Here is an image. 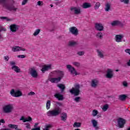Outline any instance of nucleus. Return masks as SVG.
Wrapping results in <instances>:
<instances>
[{
  "instance_id": "nucleus-3",
  "label": "nucleus",
  "mask_w": 130,
  "mask_h": 130,
  "mask_svg": "<svg viewBox=\"0 0 130 130\" xmlns=\"http://www.w3.org/2000/svg\"><path fill=\"white\" fill-rule=\"evenodd\" d=\"M8 0H0V3H3V4H4V7L6 8L7 10L8 11H14V12H17V10H18L17 8H15V6H14L13 5L15 4V1L14 0H12V5H9L7 4H6V3H7V1Z\"/></svg>"
},
{
  "instance_id": "nucleus-55",
  "label": "nucleus",
  "mask_w": 130,
  "mask_h": 130,
  "mask_svg": "<svg viewBox=\"0 0 130 130\" xmlns=\"http://www.w3.org/2000/svg\"><path fill=\"white\" fill-rule=\"evenodd\" d=\"M125 52L126 53H128L130 55V49H126L125 50Z\"/></svg>"
},
{
  "instance_id": "nucleus-46",
  "label": "nucleus",
  "mask_w": 130,
  "mask_h": 130,
  "mask_svg": "<svg viewBox=\"0 0 130 130\" xmlns=\"http://www.w3.org/2000/svg\"><path fill=\"white\" fill-rule=\"evenodd\" d=\"M2 20H6V21H11L10 19L8 18L7 17H2Z\"/></svg>"
},
{
  "instance_id": "nucleus-8",
  "label": "nucleus",
  "mask_w": 130,
  "mask_h": 130,
  "mask_svg": "<svg viewBox=\"0 0 130 130\" xmlns=\"http://www.w3.org/2000/svg\"><path fill=\"white\" fill-rule=\"evenodd\" d=\"M94 28L96 31H99L101 32L104 30V26L101 23H96L94 25Z\"/></svg>"
},
{
  "instance_id": "nucleus-47",
  "label": "nucleus",
  "mask_w": 130,
  "mask_h": 130,
  "mask_svg": "<svg viewBox=\"0 0 130 130\" xmlns=\"http://www.w3.org/2000/svg\"><path fill=\"white\" fill-rule=\"evenodd\" d=\"M20 120H22L23 122H26V118L24 117H21L20 118Z\"/></svg>"
},
{
  "instance_id": "nucleus-6",
  "label": "nucleus",
  "mask_w": 130,
  "mask_h": 130,
  "mask_svg": "<svg viewBox=\"0 0 130 130\" xmlns=\"http://www.w3.org/2000/svg\"><path fill=\"white\" fill-rule=\"evenodd\" d=\"M126 122V121L125 120V119L122 118H119L118 119V127H119V128H123V127H124V125L125 124Z\"/></svg>"
},
{
  "instance_id": "nucleus-52",
  "label": "nucleus",
  "mask_w": 130,
  "mask_h": 130,
  "mask_svg": "<svg viewBox=\"0 0 130 130\" xmlns=\"http://www.w3.org/2000/svg\"><path fill=\"white\" fill-rule=\"evenodd\" d=\"M9 58H10L9 57V56H4V59H5L6 61H8Z\"/></svg>"
},
{
  "instance_id": "nucleus-43",
  "label": "nucleus",
  "mask_w": 130,
  "mask_h": 130,
  "mask_svg": "<svg viewBox=\"0 0 130 130\" xmlns=\"http://www.w3.org/2000/svg\"><path fill=\"white\" fill-rule=\"evenodd\" d=\"M121 3H124L126 5H127L129 3V0H120Z\"/></svg>"
},
{
  "instance_id": "nucleus-44",
  "label": "nucleus",
  "mask_w": 130,
  "mask_h": 130,
  "mask_svg": "<svg viewBox=\"0 0 130 130\" xmlns=\"http://www.w3.org/2000/svg\"><path fill=\"white\" fill-rule=\"evenodd\" d=\"M73 63L74 66H75V67H77L78 68L80 66V62H74Z\"/></svg>"
},
{
  "instance_id": "nucleus-33",
  "label": "nucleus",
  "mask_w": 130,
  "mask_h": 130,
  "mask_svg": "<svg viewBox=\"0 0 130 130\" xmlns=\"http://www.w3.org/2000/svg\"><path fill=\"white\" fill-rule=\"evenodd\" d=\"M82 125V123L80 122H75L74 124H73L74 127H81V125Z\"/></svg>"
},
{
  "instance_id": "nucleus-34",
  "label": "nucleus",
  "mask_w": 130,
  "mask_h": 130,
  "mask_svg": "<svg viewBox=\"0 0 130 130\" xmlns=\"http://www.w3.org/2000/svg\"><path fill=\"white\" fill-rule=\"evenodd\" d=\"M97 52L99 56H100L101 58H103L104 57V55L102 51H100L99 50H97Z\"/></svg>"
},
{
  "instance_id": "nucleus-54",
  "label": "nucleus",
  "mask_w": 130,
  "mask_h": 130,
  "mask_svg": "<svg viewBox=\"0 0 130 130\" xmlns=\"http://www.w3.org/2000/svg\"><path fill=\"white\" fill-rule=\"evenodd\" d=\"M28 121H32V118L31 117H28V118H26V122Z\"/></svg>"
},
{
  "instance_id": "nucleus-7",
  "label": "nucleus",
  "mask_w": 130,
  "mask_h": 130,
  "mask_svg": "<svg viewBox=\"0 0 130 130\" xmlns=\"http://www.w3.org/2000/svg\"><path fill=\"white\" fill-rule=\"evenodd\" d=\"M111 25L112 27H115V26H120L122 28L124 26V24L121 22V21L119 20H115L113 21L111 23Z\"/></svg>"
},
{
  "instance_id": "nucleus-11",
  "label": "nucleus",
  "mask_w": 130,
  "mask_h": 130,
  "mask_svg": "<svg viewBox=\"0 0 130 130\" xmlns=\"http://www.w3.org/2000/svg\"><path fill=\"white\" fill-rule=\"evenodd\" d=\"M69 31L72 34L77 36L79 34V30L75 26H72L69 28Z\"/></svg>"
},
{
  "instance_id": "nucleus-51",
  "label": "nucleus",
  "mask_w": 130,
  "mask_h": 130,
  "mask_svg": "<svg viewBox=\"0 0 130 130\" xmlns=\"http://www.w3.org/2000/svg\"><path fill=\"white\" fill-rule=\"evenodd\" d=\"M28 95H29V96H34V95H35V92L33 91L30 92L29 93H28Z\"/></svg>"
},
{
  "instance_id": "nucleus-19",
  "label": "nucleus",
  "mask_w": 130,
  "mask_h": 130,
  "mask_svg": "<svg viewBox=\"0 0 130 130\" xmlns=\"http://www.w3.org/2000/svg\"><path fill=\"white\" fill-rule=\"evenodd\" d=\"M52 69L51 68V64H50L48 66H45L43 68H42L41 71L42 73H45L47 71H49V70H51Z\"/></svg>"
},
{
  "instance_id": "nucleus-36",
  "label": "nucleus",
  "mask_w": 130,
  "mask_h": 130,
  "mask_svg": "<svg viewBox=\"0 0 130 130\" xmlns=\"http://www.w3.org/2000/svg\"><path fill=\"white\" fill-rule=\"evenodd\" d=\"M38 125V123H36L34 125V128H32L31 130H40V126L37 127Z\"/></svg>"
},
{
  "instance_id": "nucleus-32",
  "label": "nucleus",
  "mask_w": 130,
  "mask_h": 130,
  "mask_svg": "<svg viewBox=\"0 0 130 130\" xmlns=\"http://www.w3.org/2000/svg\"><path fill=\"white\" fill-rule=\"evenodd\" d=\"M51 127H52V125L51 124H46L45 125V128H44L43 130H49V129L51 128Z\"/></svg>"
},
{
  "instance_id": "nucleus-4",
  "label": "nucleus",
  "mask_w": 130,
  "mask_h": 130,
  "mask_svg": "<svg viewBox=\"0 0 130 130\" xmlns=\"http://www.w3.org/2000/svg\"><path fill=\"white\" fill-rule=\"evenodd\" d=\"M10 94L12 95L13 97H20L23 95L22 93V92L20 91V90H17L15 91V89H12L11 91H10Z\"/></svg>"
},
{
  "instance_id": "nucleus-57",
  "label": "nucleus",
  "mask_w": 130,
  "mask_h": 130,
  "mask_svg": "<svg viewBox=\"0 0 130 130\" xmlns=\"http://www.w3.org/2000/svg\"><path fill=\"white\" fill-rule=\"evenodd\" d=\"M11 66H16V62H14V61H10V62Z\"/></svg>"
},
{
  "instance_id": "nucleus-16",
  "label": "nucleus",
  "mask_w": 130,
  "mask_h": 130,
  "mask_svg": "<svg viewBox=\"0 0 130 130\" xmlns=\"http://www.w3.org/2000/svg\"><path fill=\"white\" fill-rule=\"evenodd\" d=\"M70 11L73 12V11H74V13L75 15H79V14H81V8H77L76 7H71L70 8Z\"/></svg>"
},
{
  "instance_id": "nucleus-24",
  "label": "nucleus",
  "mask_w": 130,
  "mask_h": 130,
  "mask_svg": "<svg viewBox=\"0 0 130 130\" xmlns=\"http://www.w3.org/2000/svg\"><path fill=\"white\" fill-rule=\"evenodd\" d=\"M57 86L58 87L59 89L61 90V93H63L66 90V85L63 84H59L57 85Z\"/></svg>"
},
{
  "instance_id": "nucleus-5",
  "label": "nucleus",
  "mask_w": 130,
  "mask_h": 130,
  "mask_svg": "<svg viewBox=\"0 0 130 130\" xmlns=\"http://www.w3.org/2000/svg\"><path fill=\"white\" fill-rule=\"evenodd\" d=\"M13 106L11 104L6 105L3 107V112L4 113H10L13 111Z\"/></svg>"
},
{
  "instance_id": "nucleus-49",
  "label": "nucleus",
  "mask_w": 130,
  "mask_h": 130,
  "mask_svg": "<svg viewBox=\"0 0 130 130\" xmlns=\"http://www.w3.org/2000/svg\"><path fill=\"white\" fill-rule=\"evenodd\" d=\"M28 3V0H23L22 2V6H24L25 4H27Z\"/></svg>"
},
{
  "instance_id": "nucleus-29",
  "label": "nucleus",
  "mask_w": 130,
  "mask_h": 130,
  "mask_svg": "<svg viewBox=\"0 0 130 130\" xmlns=\"http://www.w3.org/2000/svg\"><path fill=\"white\" fill-rule=\"evenodd\" d=\"M96 37L99 39H103V34L100 31L96 34Z\"/></svg>"
},
{
  "instance_id": "nucleus-28",
  "label": "nucleus",
  "mask_w": 130,
  "mask_h": 130,
  "mask_svg": "<svg viewBox=\"0 0 130 130\" xmlns=\"http://www.w3.org/2000/svg\"><path fill=\"white\" fill-rule=\"evenodd\" d=\"M126 97H127V96H126V95L121 94L119 96V99L121 101H124L125 100V99H126Z\"/></svg>"
},
{
  "instance_id": "nucleus-25",
  "label": "nucleus",
  "mask_w": 130,
  "mask_h": 130,
  "mask_svg": "<svg viewBox=\"0 0 130 130\" xmlns=\"http://www.w3.org/2000/svg\"><path fill=\"white\" fill-rule=\"evenodd\" d=\"M61 80L60 77L52 78L51 79L50 82H51V83H58L59 82H60Z\"/></svg>"
},
{
  "instance_id": "nucleus-45",
  "label": "nucleus",
  "mask_w": 130,
  "mask_h": 130,
  "mask_svg": "<svg viewBox=\"0 0 130 130\" xmlns=\"http://www.w3.org/2000/svg\"><path fill=\"white\" fill-rule=\"evenodd\" d=\"M26 128H28L29 129H31V126H30V123H26L25 124Z\"/></svg>"
},
{
  "instance_id": "nucleus-13",
  "label": "nucleus",
  "mask_w": 130,
  "mask_h": 130,
  "mask_svg": "<svg viewBox=\"0 0 130 130\" xmlns=\"http://www.w3.org/2000/svg\"><path fill=\"white\" fill-rule=\"evenodd\" d=\"M30 74L32 78H36L38 77V73L35 69L31 68L30 70Z\"/></svg>"
},
{
  "instance_id": "nucleus-2",
  "label": "nucleus",
  "mask_w": 130,
  "mask_h": 130,
  "mask_svg": "<svg viewBox=\"0 0 130 130\" xmlns=\"http://www.w3.org/2000/svg\"><path fill=\"white\" fill-rule=\"evenodd\" d=\"M81 86L80 84L78 83H76L74 84V87H72V88L69 90L70 92L72 95H74V96H79L80 94H81Z\"/></svg>"
},
{
  "instance_id": "nucleus-58",
  "label": "nucleus",
  "mask_w": 130,
  "mask_h": 130,
  "mask_svg": "<svg viewBox=\"0 0 130 130\" xmlns=\"http://www.w3.org/2000/svg\"><path fill=\"white\" fill-rule=\"evenodd\" d=\"M1 122L2 123H5L6 122V121H5V120H4V119H1V120H0V123H1Z\"/></svg>"
},
{
  "instance_id": "nucleus-18",
  "label": "nucleus",
  "mask_w": 130,
  "mask_h": 130,
  "mask_svg": "<svg viewBox=\"0 0 130 130\" xmlns=\"http://www.w3.org/2000/svg\"><path fill=\"white\" fill-rule=\"evenodd\" d=\"M20 50H22V51H26V49L22 48L21 47L15 46L12 48V51L14 52H16L17 51H20Z\"/></svg>"
},
{
  "instance_id": "nucleus-48",
  "label": "nucleus",
  "mask_w": 130,
  "mask_h": 130,
  "mask_svg": "<svg viewBox=\"0 0 130 130\" xmlns=\"http://www.w3.org/2000/svg\"><path fill=\"white\" fill-rule=\"evenodd\" d=\"M17 57H18V58H25L26 56H25V55H19L17 56Z\"/></svg>"
},
{
  "instance_id": "nucleus-40",
  "label": "nucleus",
  "mask_w": 130,
  "mask_h": 130,
  "mask_svg": "<svg viewBox=\"0 0 130 130\" xmlns=\"http://www.w3.org/2000/svg\"><path fill=\"white\" fill-rule=\"evenodd\" d=\"M82 99V98L80 96H77V97H76L74 100V101H75V102H77V103H79L80 102V100Z\"/></svg>"
},
{
  "instance_id": "nucleus-12",
  "label": "nucleus",
  "mask_w": 130,
  "mask_h": 130,
  "mask_svg": "<svg viewBox=\"0 0 130 130\" xmlns=\"http://www.w3.org/2000/svg\"><path fill=\"white\" fill-rule=\"evenodd\" d=\"M10 31L11 32H17L18 30H19V28H20V26L16 25V24H13L10 25Z\"/></svg>"
},
{
  "instance_id": "nucleus-38",
  "label": "nucleus",
  "mask_w": 130,
  "mask_h": 130,
  "mask_svg": "<svg viewBox=\"0 0 130 130\" xmlns=\"http://www.w3.org/2000/svg\"><path fill=\"white\" fill-rule=\"evenodd\" d=\"M100 6H101L100 3L97 2L94 6L95 10H98V9H99V7H100Z\"/></svg>"
},
{
  "instance_id": "nucleus-1",
  "label": "nucleus",
  "mask_w": 130,
  "mask_h": 130,
  "mask_svg": "<svg viewBox=\"0 0 130 130\" xmlns=\"http://www.w3.org/2000/svg\"><path fill=\"white\" fill-rule=\"evenodd\" d=\"M62 109L59 107H57L53 110L49 111L47 112V116L50 117L53 116H58L60 113H61Z\"/></svg>"
},
{
  "instance_id": "nucleus-9",
  "label": "nucleus",
  "mask_w": 130,
  "mask_h": 130,
  "mask_svg": "<svg viewBox=\"0 0 130 130\" xmlns=\"http://www.w3.org/2000/svg\"><path fill=\"white\" fill-rule=\"evenodd\" d=\"M113 77V71L112 70V69H108L107 71L106 78H107V79H112Z\"/></svg>"
},
{
  "instance_id": "nucleus-37",
  "label": "nucleus",
  "mask_w": 130,
  "mask_h": 130,
  "mask_svg": "<svg viewBox=\"0 0 130 130\" xmlns=\"http://www.w3.org/2000/svg\"><path fill=\"white\" fill-rule=\"evenodd\" d=\"M41 29H36L35 32L34 33V36H37L39 33H40Z\"/></svg>"
},
{
  "instance_id": "nucleus-53",
  "label": "nucleus",
  "mask_w": 130,
  "mask_h": 130,
  "mask_svg": "<svg viewBox=\"0 0 130 130\" xmlns=\"http://www.w3.org/2000/svg\"><path fill=\"white\" fill-rule=\"evenodd\" d=\"M123 86H124V87H127V82H126V81H123Z\"/></svg>"
},
{
  "instance_id": "nucleus-59",
  "label": "nucleus",
  "mask_w": 130,
  "mask_h": 130,
  "mask_svg": "<svg viewBox=\"0 0 130 130\" xmlns=\"http://www.w3.org/2000/svg\"><path fill=\"white\" fill-rule=\"evenodd\" d=\"M127 65L128 66V67H130V59L127 62Z\"/></svg>"
},
{
  "instance_id": "nucleus-26",
  "label": "nucleus",
  "mask_w": 130,
  "mask_h": 130,
  "mask_svg": "<svg viewBox=\"0 0 130 130\" xmlns=\"http://www.w3.org/2000/svg\"><path fill=\"white\" fill-rule=\"evenodd\" d=\"M12 70H13L14 72H16V73H20L21 72V69L18 66H13L11 68Z\"/></svg>"
},
{
  "instance_id": "nucleus-41",
  "label": "nucleus",
  "mask_w": 130,
  "mask_h": 130,
  "mask_svg": "<svg viewBox=\"0 0 130 130\" xmlns=\"http://www.w3.org/2000/svg\"><path fill=\"white\" fill-rule=\"evenodd\" d=\"M47 109H49L50 108V101H47L46 103Z\"/></svg>"
},
{
  "instance_id": "nucleus-17",
  "label": "nucleus",
  "mask_w": 130,
  "mask_h": 130,
  "mask_svg": "<svg viewBox=\"0 0 130 130\" xmlns=\"http://www.w3.org/2000/svg\"><path fill=\"white\" fill-rule=\"evenodd\" d=\"M122 38H123L122 35H116L115 37V40L118 43L121 42L122 41Z\"/></svg>"
},
{
  "instance_id": "nucleus-31",
  "label": "nucleus",
  "mask_w": 130,
  "mask_h": 130,
  "mask_svg": "<svg viewBox=\"0 0 130 130\" xmlns=\"http://www.w3.org/2000/svg\"><path fill=\"white\" fill-rule=\"evenodd\" d=\"M8 127H10V128H15V129H17V128H18V125L9 124H8Z\"/></svg>"
},
{
  "instance_id": "nucleus-62",
  "label": "nucleus",
  "mask_w": 130,
  "mask_h": 130,
  "mask_svg": "<svg viewBox=\"0 0 130 130\" xmlns=\"http://www.w3.org/2000/svg\"><path fill=\"white\" fill-rule=\"evenodd\" d=\"M51 8H53V5L51 4L50 5Z\"/></svg>"
},
{
  "instance_id": "nucleus-23",
  "label": "nucleus",
  "mask_w": 130,
  "mask_h": 130,
  "mask_svg": "<svg viewBox=\"0 0 130 130\" xmlns=\"http://www.w3.org/2000/svg\"><path fill=\"white\" fill-rule=\"evenodd\" d=\"M60 118L62 121H66L67 119H68V114L67 113H62L60 116Z\"/></svg>"
},
{
  "instance_id": "nucleus-63",
  "label": "nucleus",
  "mask_w": 130,
  "mask_h": 130,
  "mask_svg": "<svg viewBox=\"0 0 130 130\" xmlns=\"http://www.w3.org/2000/svg\"><path fill=\"white\" fill-rule=\"evenodd\" d=\"M127 130H130V126L127 128Z\"/></svg>"
},
{
  "instance_id": "nucleus-64",
  "label": "nucleus",
  "mask_w": 130,
  "mask_h": 130,
  "mask_svg": "<svg viewBox=\"0 0 130 130\" xmlns=\"http://www.w3.org/2000/svg\"><path fill=\"white\" fill-rule=\"evenodd\" d=\"M15 130H22L21 129H18V128H17V129H16Z\"/></svg>"
},
{
  "instance_id": "nucleus-42",
  "label": "nucleus",
  "mask_w": 130,
  "mask_h": 130,
  "mask_svg": "<svg viewBox=\"0 0 130 130\" xmlns=\"http://www.w3.org/2000/svg\"><path fill=\"white\" fill-rule=\"evenodd\" d=\"M84 54H85V52L82 51L77 52L78 55H79L80 56H82V55H84Z\"/></svg>"
},
{
  "instance_id": "nucleus-15",
  "label": "nucleus",
  "mask_w": 130,
  "mask_h": 130,
  "mask_svg": "<svg viewBox=\"0 0 130 130\" xmlns=\"http://www.w3.org/2000/svg\"><path fill=\"white\" fill-rule=\"evenodd\" d=\"M98 84H99V81H98V80L93 79L91 80L90 85L92 88H97Z\"/></svg>"
},
{
  "instance_id": "nucleus-22",
  "label": "nucleus",
  "mask_w": 130,
  "mask_h": 130,
  "mask_svg": "<svg viewBox=\"0 0 130 130\" xmlns=\"http://www.w3.org/2000/svg\"><path fill=\"white\" fill-rule=\"evenodd\" d=\"M91 123L93 127L95 128V129H99V127L98 126V122L96 120L92 119L91 120Z\"/></svg>"
},
{
  "instance_id": "nucleus-14",
  "label": "nucleus",
  "mask_w": 130,
  "mask_h": 130,
  "mask_svg": "<svg viewBox=\"0 0 130 130\" xmlns=\"http://www.w3.org/2000/svg\"><path fill=\"white\" fill-rule=\"evenodd\" d=\"M54 96L55 98H56V99L59 100V101H62V100L64 99V98H63V95L59 92L56 93Z\"/></svg>"
},
{
  "instance_id": "nucleus-61",
  "label": "nucleus",
  "mask_w": 130,
  "mask_h": 130,
  "mask_svg": "<svg viewBox=\"0 0 130 130\" xmlns=\"http://www.w3.org/2000/svg\"><path fill=\"white\" fill-rule=\"evenodd\" d=\"M61 36H59L57 37V39H61Z\"/></svg>"
},
{
  "instance_id": "nucleus-27",
  "label": "nucleus",
  "mask_w": 130,
  "mask_h": 130,
  "mask_svg": "<svg viewBox=\"0 0 130 130\" xmlns=\"http://www.w3.org/2000/svg\"><path fill=\"white\" fill-rule=\"evenodd\" d=\"M91 7H92V5L89 3H84L82 5L83 9H88L89 8H91Z\"/></svg>"
},
{
  "instance_id": "nucleus-50",
  "label": "nucleus",
  "mask_w": 130,
  "mask_h": 130,
  "mask_svg": "<svg viewBox=\"0 0 130 130\" xmlns=\"http://www.w3.org/2000/svg\"><path fill=\"white\" fill-rule=\"evenodd\" d=\"M38 6H42L43 5V2L42 1H38V4H37Z\"/></svg>"
},
{
  "instance_id": "nucleus-21",
  "label": "nucleus",
  "mask_w": 130,
  "mask_h": 130,
  "mask_svg": "<svg viewBox=\"0 0 130 130\" xmlns=\"http://www.w3.org/2000/svg\"><path fill=\"white\" fill-rule=\"evenodd\" d=\"M111 9V3L107 2L105 4V11L106 12H109V11H110Z\"/></svg>"
},
{
  "instance_id": "nucleus-35",
  "label": "nucleus",
  "mask_w": 130,
  "mask_h": 130,
  "mask_svg": "<svg viewBox=\"0 0 130 130\" xmlns=\"http://www.w3.org/2000/svg\"><path fill=\"white\" fill-rule=\"evenodd\" d=\"M108 108H109V105L106 104L105 105H104V106L102 108V109L103 110V111H107Z\"/></svg>"
},
{
  "instance_id": "nucleus-56",
  "label": "nucleus",
  "mask_w": 130,
  "mask_h": 130,
  "mask_svg": "<svg viewBox=\"0 0 130 130\" xmlns=\"http://www.w3.org/2000/svg\"><path fill=\"white\" fill-rule=\"evenodd\" d=\"M56 104H57V105H58V106H62V103H61L56 102Z\"/></svg>"
},
{
  "instance_id": "nucleus-20",
  "label": "nucleus",
  "mask_w": 130,
  "mask_h": 130,
  "mask_svg": "<svg viewBox=\"0 0 130 130\" xmlns=\"http://www.w3.org/2000/svg\"><path fill=\"white\" fill-rule=\"evenodd\" d=\"M55 73H57V76H59V78H60L61 79L64 77V72L60 70H56L55 71Z\"/></svg>"
},
{
  "instance_id": "nucleus-60",
  "label": "nucleus",
  "mask_w": 130,
  "mask_h": 130,
  "mask_svg": "<svg viewBox=\"0 0 130 130\" xmlns=\"http://www.w3.org/2000/svg\"><path fill=\"white\" fill-rule=\"evenodd\" d=\"M101 117V115H97V118H100Z\"/></svg>"
},
{
  "instance_id": "nucleus-30",
  "label": "nucleus",
  "mask_w": 130,
  "mask_h": 130,
  "mask_svg": "<svg viewBox=\"0 0 130 130\" xmlns=\"http://www.w3.org/2000/svg\"><path fill=\"white\" fill-rule=\"evenodd\" d=\"M78 43L77 42H74V41H70L68 43V46L73 47V46H76Z\"/></svg>"
},
{
  "instance_id": "nucleus-10",
  "label": "nucleus",
  "mask_w": 130,
  "mask_h": 130,
  "mask_svg": "<svg viewBox=\"0 0 130 130\" xmlns=\"http://www.w3.org/2000/svg\"><path fill=\"white\" fill-rule=\"evenodd\" d=\"M67 68L68 70H69V71L70 72L71 74H72V75H74L75 74L76 76L77 75H78V74L77 73V71H76L75 68L72 67V65L68 64L67 65Z\"/></svg>"
},
{
  "instance_id": "nucleus-39",
  "label": "nucleus",
  "mask_w": 130,
  "mask_h": 130,
  "mask_svg": "<svg viewBox=\"0 0 130 130\" xmlns=\"http://www.w3.org/2000/svg\"><path fill=\"white\" fill-rule=\"evenodd\" d=\"M97 114H98V111H97L96 110H93L92 111V115L95 117L97 116Z\"/></svg>"
}]
</instances>
